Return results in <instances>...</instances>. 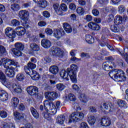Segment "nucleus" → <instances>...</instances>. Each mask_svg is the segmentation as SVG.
<instances>
[{
  "label": "nucleus",
  "mask_w": 128,
  "mask_h": 128,
  "mask_svg": "<svg viewBox=\"0 0 128 128\" xmlns=\"http://www.w3.org/2000/svg\"><path fill=\"white\" fill-rule=\"evenodd\" d=\"M18 16L20 18V22L23 26H26L28 21V16H30V12L26 10H22L19 12Z\"/></svg>",
  "instance_id": "obj_7"
},
{
  "label": "nucleus",
  "mask_w": 128,
  "mask_h": 128,
  "mask_svg": "<svg viewBox=\"0 0 128 128\" xmlns=\"http://www.w3.org/2000/svg\"><path fill=\"white\" fill-rule=\"evenodd\" d=\"M118 64L121 68H126V64L124 63V61L122 60H119L118 62Z\"/></svg>",
  "instance_id": "obj_47"
},
{
  "label": "nucleus",
  "mask_w": 128,
  "mask_h": 128,
  "mask_svg": "<svg viewBox=\"0 0 128 128\" xmlns=\"http://www.w3.org/2000/svg\"><path fill=\"white\" fill-rule=\"evenodd\" d=\"M84 118V114L82 112H74L69 116L68 124L74 122H78L80 120H82Z\"/></svg>",
  "instance_id": "obj_5"
},
{
  "label": "nucleus",
  "mask_w": 128,
  "mask_h": 128,
  "mask_svg": "<svg viewBox=\"0 0 128 128\" xmlns=\"http://www.w3.org/2000/svg\"><path fill=\"white\" fill-rule=\"evenodd\" d=\"M78 98L81 102H82L83 104H86V102H88V97L86 94L80 93L78 96Z\"/></svg>",
  "instance_id": "obj_28"
},
{
  "label": "nucleus",
  "mask_w": 128,
  "mask_h": 128,
  "mask_svg": "<svg viewBox=\"0 0 128 128\" xmlns=\"http://www.w3.org/2000/svg\"><path fill=\"white\" fill-rule=\"evenodd\" d=\"M18 108L20 112H24V110H26V106H24V104L21 103L19 104Z\"/></svg>",
  "instance_id": "obj_53"
},
{
  "label": "nucleus",
  "mask_w": 128,
  "mask_h": 128,
  "mask_svg": "<svg viewBox=\"0 0 128 128\" xmlns=\"http://www.w3.org/2000/svg\"><path fill=\"white\" fill-rule=\"evenodd\" d=\"M77 72L78 66L74 64L71 65L70 68H67V71L65 70H61L60 76L62 78H64L67 80H68V76H69L71 82H72L73 84H76V82H78Z\"/></svg>",
  "instance_id": "obj_2"
},
{
  "label": "nucleus",
  "mask_w": 128,
  "mask_h": 128,
  "mask_svg": "<svg viewBox=\"0 0 128 128\" xmlns=\"http://www.w3.org/2000/svg\"><path fill=\"white\" fill-rule=\"evenodd\" d=\"M20 6L18 4H14L11 5V9L13 12H18V10H20Z\"/></svg>",
  "instance_id": "obj_39"
},
{
  "label": "nucleus",
  "mask_w": 128,
  "mask_h": 128,
  "mask_svg": "<svg viewBox=\"0 0 128 128\" xmlns=\"http://www.w3.org/2000/svg\"><path fill=\"white\" fill-rule=\"evenodd\" d=\"M30 50L34 53L38 52L40 50V46L35 43H32L30 45Z\"/></svg>",
  "instance_id": "obj_27"
},
{
  "label": "nucleus",
  "mask_w": 128,
  "mask_h": 128,
  "mask_svg": "<svg viewBox=\"0 0 128 128\" xmlns=\"http://www.w3.org/2000/svg\"><path fill=\"white\" fill-rule=\"evenodd\" d=\"M0 82L1 84L5 86H10V80L7 79L6 76L2 70H0Z\"/></svg>",
  "instance_id": "obj_13"
},
{
  "label": "nucleus",
  "mask_w": 128,
  "mask_h": 128,
  "mask_svg": "<svg viewBox=\"0 0 128 128\" xmlns=\"http://www.w3.org/2000/svg\"><path fill=\"white\" fill-rule=\"evenodd\" d=\"M60 10L61 12L62 10V12H66V10H68V6L66 4H62L60 6Z\"/></svg>",
  "instance_id": "obj_54"
},
{
  "label": "nucleus",
  "mask_w": 128,
  "mask_h": 128,
  "mask_svg": "<svg viewBox=\"0 0 128 128\" xmlns=\"http://www.w3.org/2000/svg\"><path fill=\"white\" fill-rule=\"evenodd\" d=\"M68 98V100H70V102H76V96L72 94H70Z\"/></svg>",
  "instance_id": "obj_46"
},
{
  "label": "nucleus",
  "mask_w": 128,
  "mask_h": 128,
  "mask_svg": "<svg viewBox=\"0 0 128 128\" xmlns=\"http://www.w3.org/2000/svg\"><path fill=\"white\" fill-rule=\"evenodd\" d=\"M100 124L102 126H110L112 124V120L109 118L104 117L101 119Z\"/></svg>",
  "instance_id": "obj_19"
},
{
  "label": "nucleus",
  "mask_w": 128,
  "mask_h": 128,
  "mask_svg": "<svg viewBox=\"0 0 128 128\" xmlns=\"http://www.w3.org/2000/svg\"><path fill=\"white\" fill-rule=\"evenodd\" d=\"M41 44L44 48H50L52 46V42L46 38H44L41 41Z\"/></svg>",
  "instance_id": "obj_21"
},
{
  "label": "nucleus",
  "mask_w": 128,
  "mask_h": 128,
  "mask_svg": "<svg viewBox=\"0 0 128 128\" xmlns=\"http://www.w3.org/2000/svg\"><path fill=\"white\" fill-rule=\"evenodd\" d=\"M42 14L44 18H48L50 16V14L47 10L43 12Z\"/></svg>",
  "instance_id": "obj_56"
},
{
  "label": "nucleus",
  "mask_w": 128,
  "mask_h": 128,
  "mask_svg": "<svg viewBox=\"0 0 128 128\" xmlns=\"http://www.w3.org/2000/svg\"><path fill=\"white\" fill-rule=\"evenodd\" d=\"M52 110L50 113H48V112H44L42 113V116L47 120L50 122H54V119H52V116L56 114L58 112V110L56 108H54L52 110Z\"/></svg>",
  "instance_id": "obj_9"
},
{
  "label": "nucleus",
  "mask_w": 128,
  "mask_h": 128,
  "mask_svg": "<svg viewBox=\"0 0 128 128\" xmlns=\"http://www.w3.org/2000/svg\"><path fill=\"white\" fill-rule=\"evenodd\" d=\"M117 104L120 108H126V105L128 104L126 101L123 100H118L117 102Z\"/></svg>",
  "instance_id": "obj_38"
},
{
  "label": "nucleus",
  "mask_w": 128,
  "mask_h": 128,
  "mask_svg": "<svg viewBox=\"0 0 128 128\" xmlns=\"http://www.w3.org/2000/svg\"><path fill=\"white\" fill-rule=\"evenodd\" d=\"M19 103L20 100H18V98L16 97L13 98L11 100V104L13 108H18Z\"/></svg>",
  "instance_id": "obj_32"
},
{
  "label": "nucleus",
  "mask_w": 128,
  "mask_h": 128,
  "mask_svg": "<svg viewBox=\"0 0 128 128\" xmlns=\"http://www.w3.org/2000/svg\"><path fill=\"white\" fill-rule=\"evenodd\" d=\"M0 99L2 102H6L8 100V94L4 90H0Z\"/></svg>",
  "instance_id": "obj_22"
},
{
  "label": "nucleus",
  "mask_w": 128,
  "mask_h": 128,
  "mask_svg": "<svg viewBox=\"0 0 128 128\" xmlns=\"http://www.w3.org/2000/svg\"><path fill=\"white\" fill-rule=\"evenodd\" d=\"M37 4L42 8H46L48 6V1L46 0H40Z\"/></svg>",
  "instance_id": "obj_33"
},
{
  "label": "nucleus",
  "mask_w": 128,
  "mask_h": 128,
  "mask_svg": "<svg viewBox=\"0 0 128 128\" xmlns=\"http://www.w3.org/2000/svg\"><path fill=\"white\" fill-rule=\"evenodd\" d=\"M103 106L106 110H109V112L110 110V106L108 104L104 103Z\"/></svg>",
  "instance_id": "obj_64"
},
{
  "label": "nucleus",
  "mask_w": 128,
  "mask_h": 128,
  "mask_svg": "<svg viewBox=\"0 0 128 128\" xmlns=\"http://www.w3.org/2000/svg\"><path fill=\"white\" fill-rule=\"evenodd\" d=\"M44 104L46 112H48V110L56 108V104L50 100H44Z\"/></svg>",
  "instance_id": "obj_16"
},
{
  "label": "nucleus",
  "mask_w": 128,
  "mask_h": 128,
  "mask_svg": "<svg viewBox=\"0 0 128 128\" xmlns=\"http://www.w3.org/2000/svg\"><path fill=\"white\" fill-rule=\"evenodd\" d=\"M69 8L71 10H74L76 8V6L74 4L71 3L69 5Z\"/></svg>",
  "instance_id": "obj_61"
},
{
  "label": "nucleus",
  "mask_w": 128,
  "mask_h": 128,
  "mask_svg": "<svg viewBox=\"0 0 128 128\" xmlns=\"http://www.w3.org/2000/svg\"><path fill=\"white\" fill-rule=\"evenodd\" d=\"M14 116L15 122L18 124L24 120V113H20L16 111L14 112Z\"/></svg>",
  "instance_id": "obj_10"
},
{
  "label": "nucleus",
  "mask_w": 128,
  "mask_h": 128,
  "mask_svg": "<svg viewBox=\"0 0 128 128\" xmlns=\"http://www.w3.org/2000/svg\"><path fill=\"white\" fill-rule=\"evenodd\" d=\"M104 12L106 14L108 12H110V14H116V10L111 6L106 7V8H104Z\"/></svg>",
  "instance_id": "obj_37"
},
{
  "label": "nucleus",
  "mask_w": 128,
  "mask_h": 128,
  "mask_svg": "<svg viewBox=\"0 0 128 128\" xmlns=\"http://www.w3.org/2000/svg\"><path fill=\"white\" fill-rule=\"evenodd\" d=\"M116 50L119 54L125 57V62H128V48H124V50L120 48H116Z\"/></svg>",
  "instance_id": "obj_17"
},
{
  "label": "nucleus",
  "mask_w": 128,
  "mask_h": 128,
  "mask_svg": "<svg viewBox=\"0 0 128 128\" xmlns=\"http://www.w3.org/2000/svg\"><path fill=\"white\" fill-rule=\"evenodd\" d=\"M118 26L114 25L112 26L111 27L110 29L113 32H120V30H118Z\"/></svg>",
  "instance_id": "obj_52"
},
{
  "label": "nucleus",
  "mask_w": 128,
  "mask_h": 128,
  "mask_svg": "<svg viewBox=\"0 0 128 128\" xmlns=\"http://www.w3.org/2000/svg\"><path fill=\"white\" fill-rule=\"evenodd\" d=\"M12 88L14 90V92L16 94H21L22 90V87L20 85H16V84H13L12 86Z\"/></svg>",
  "instance_id": "obj_30"
},
{
  "label": "nucleus",
  "mask_w": 128,
  "mask_h": 128,
  "mask_svg": "<svg viewBox=\"0 0 128 128\" xmlns=\"http://www.w3.org/2000/svg\"><path fill=\"white\" fill-rule=\"evenodd\" d=\"M102 68L106 72H110V66L108 64H102Z\"/></svg>",
  "instance_id": "obj_57"
},
{
  "label": "nucleus",
  "mask_w": 128,
  "mask_h": 128,
  "mask_svg": "<svg viewBox=\"0 0 128 128\" xmlns=\"http://www.w3.org/2000/svg\"><path fill=\"white\" fill-rule=\"evenodd\" d=\"M108 4V0H98V4L99 6H104Z\"/></svg>",
  "instance_id": "obj_44"
},
{
  "label": "nucleus",
  "mask_w": 128,
  "mask_h": 128,
  "mask_svg": "<svg viewBox=\"0 0 128 128\" xmlns=\"http://www.w3.org/2000/svg\"><path fill=\"white\" fill-rule=\"evenodd\" d=\"M0 116L2 118H6L8 116V112L4 110L0 111Z\"/></svg>",
  "instance_id": "obj_51"
},
{
  "label": "nucleus",
  "mask_w": 128,
  "mask_h": 128,
  "mask_svg": "<svg viewBox=\"0 0 128 128\" xmlns=\"http://www.w3.org/2000/svg\"><path fill=\"white\" fill-rule=\"evenodd\" d=\"M36 68V64L32 62H29L28 64V66H24V70L25 72L27 74L28 76H30L32 74V72H35L36 70H34V68Z\"/></svg>",
  "instance_id": "obj_12"
},
{
  "label": "nucleus",
  "mask_w": 128,
  "mask_h": 128,
  "mask_svg": "<svg viewBox=\"0 0 128 128\" xmlns=\"http://www.w3.org/2000/svg\"><path fill=\"white\" fill-rule=\"evenodd\" d=\"M16 78L18 82H22L24 80V75L22 73H19L16 75Z\"/></svg>",
  "instance_id": "obj_41"
},
{
  "label": "nucleus",
  "mask_w": 128,
  "mask_h": 128,
  "mask_svg": "<svg viewBox=\"0 0 128 128\" xmlns=\"http://www.w3.org/2000/svg\"><path fill=\"white\" fill-rule=\"evenodd\" d=\"M27 92L30 96H34L36 98H38V87L34 86H30L26 88Z\"/></svg>",
  "instance_id": "obj_11"
},
{
  "label": "nucleus",
  "mask_w": 128,
  "mask_h": 128,
  "mask_svg": "<svg viewBox=\"0 0 128 128\" xmlns=\"http://www.w3.org/2000/svg\"><path fill=\"white\" fill-rule=\"evenodd\" d=\"M45 32L47 36H51V34H52L54 31L52 28H47L45 30Z\"/></svg>",
  "instance_id": "obj_55"
},
{
  "label": "nucleus",
  "mask_w": 128,
  "mask_h": 128,
  "mask_svg": "<svg viewBox=\"0 0 128 128\" xmlns=\"http://www.w3.org/2000/svg\"><path fill=\"white\" fill-rule=\"evenodd\" d=\"M54 36L57 38L58 40H60V38L64 36V34H66V32L64 30V29L62 28H55L53 31Z\"/></svg>",
  "instance_id": "obj_14"
},
{
  "label": "nucleus",
  "mask_w": 128,
  "mask_h": 128,
  "mask_svg": "<svg viewBox=\"0 0 128 128\" xmlns=\"http://www.w3.org/2000/svg\"><path fill=\"white\" fill-rule=\"evenodd\" d=\"M88 26L89 28L92 30H96L98 32V30H100V24L94 22H90L88 23Z\"/></svg>",
  "instance_id": "obj_20"
},
{
  "label": "nucleus",
  "mask_w": 128,
  "mask_h": 128,
  "mask_svg": "<svg viewBox=\"0 0 128 128\" xmlns=\"http://www.w3.org/2000/svg\"><path fill=\"white\" fill-rule=\"evenodd\" d=\"M63 28L67 34H70L72 32V26L68 22L63 24Z\"/></svg>",
  "instance_id": "obj_25"
},
{
  "label": "nucleus",
  "mask_w": 128,
  "mask_h": 128,
  "mask_svg": "<svg viewBox=\"0 0 128 128\" xmlns=\"http://www.w3.org/2000/svg\"><path fill=\"white\" fill-rule=\"evenodd\" d=\"M72 88L76 92H78V90H80V87H78V86L76 84H74L72 86Z\"/></svg>",
  "instance_id": "obj_63"
},
{
  "label": "nucleus",
  "mask_w": 128,
  "mask_h": 128,
  "mask_svg": "<svg viewBox=\"0 0 128 128\" xmlns=\"http://www.w3.org/2000/svg\"><path fill=\"white\" fill-rule=\"evenodd\" d=\"M85 20H87V22H92V16L90 14L86 15Z\"/></svg>",
  "instance_id": "obj_62"
},
{
  "label": "nucleus",
  "mask_w": 128,
  "mask_h": 128,
  "mask_svg": "<svg viewBox=\"0 0 128 128\" xmlns=\"http://www.w3.org/2000/svg\"><path fill=\"white\" fill-rule=\"evenodd\" d=\"M26 30L22 26L16 27L14 31V29L11 28H7L5 30L6 36H7L8 38H12V40L16 38V34L17 36H22L26 34Z\"/></svg>",
  "instance_id": "obj_3"
},
{
  "label": "nucleus",
  "mask_w": 128,
  "mask_h": 128,
  "mask_svg": "<svg viewBox=\"0 0 128 128\" xmlns=\"http://www.w3.org/2000/svg\"><path fill=\"white\" fill-rule=\"evenodd\" d=\"M15 48H13L12 50V52H13L15 58H19L22 56V50H24V45L22 42H18L14 44Z\"/></svg>",
  "instance_id": "obj_6"
},
{
  "label": "nucleus",
  "mask_w": 128,
  "mask_h": 128,
  "mask_svg": "<svg viewBox=\"0 0 128 128\" xmlns=\"http://www.w3.org/2000/svg\"><path fill=\"white\" fill-rule=\"evenodd\" d=\"M118 12L119 14H124L126 12V7L122 5H121L118 8Z\"/></svg>",
  "instance_id": "obj_50"
},
{
  "label": "nucleus",
  "mask_w": 128,
  "mask_h": 128,
  "mask_svg": "<svg viewBox=\"0 0 128 128\" xmlns=\"http://www.w3.org/2000/svg\"><path fill=\"white\" fill-rule=\"evenodd\" d=\"M30 112L32 116H34V118L38 120L40 118V114L38 112V110L34 108L32 106L30 108Z\"/></svg>",
  "instance_id": "obj_26"
},
{
  "label": "nucleus",
  "mask_w": 128,
  "mask_h": 128,
  "mask_svg": "<svg viewBox=\"0 0 128 128\" xmlns=\"http://www.w3.org/2000/svg\"><path fill=\"white\" fill-rule=\"evenodd\" d=\"M59 70L60 69L58 68V66H56L53 65L50 66L49 68L50 72V74H54V76L58 74Z\"/></svg>",
  "instance_id": "obj_24"
},
{
  "label": "nucleus",
  "mask_w": 128,
  "mask_h": 128,
  "mask_svg": "<svg viewBox=\"0 0 128 128\" xmlns=\"http://www.w3.org/2000/svg\"><path fill=\"white\" fill-rule=\"evenodd\" d=\"M58 92H48L44 93V96L46 100H54L56 98H58Z\"/></svg>",
  "instance_id": "obj_15"
},
{
  "label": "nucleus",
  "mask_w": 128,
  "mask_h": 128,
  "mask_svg": "<svg viewBox=\"0 0 128 128\" xmlns=\"http://www.w3.org/2000/svg\"><path fill=\"white\" fill-rule=\"evenodd\" d=\"M56 88L60 90V92H62V90H64V85L62 84H58L56 85Z\"/></svg>",
  "instance_id": "obj_49"
},
{
  "label": "nucleus",
  "mask_w": 128,
  "mask_h": 128,
  "mask_svg": "<svg viewBox=\"0 0 128 128\" xmlns=\"http://www.w3.org/2000/svg\"><path fill=\"white\" fill-rule=\"evenodd\" d=\"M126 18H128L127 16L123 18L122 16L120 15H116L115 17V20H114V24L116 26H120V24H122L124 20H126Z\"/></svg>",
  "instance_id": "obj_18"
},
{
  "label": "nucleus",
  "mask_w": 128,
  "mask_h": 128,
  "mask_svg": "<svg viewBox=\"0 0 128 128\" xmlns=\"http://www.w3.org/2000/svg\"><path fill=\"white\" fill-rule=\"evenodd\" d=\"M2 64L6 68L5 74L8 78H14L16 76V72H18V68H20V66L18 64V62L16 60H12L8 58H3L2 59Z\"/></svg>",
  "instance_id": "obj_1"
},
{
  "label": "nucleus",
  "mask_w": 128,
  "mask_h": 128,
  "mask_svg": "<svg viewBox=\"0 0 128 128\" xmlns=\"http://www.w3.org/2000/svg\"><path fill=\"white\" fill-rule=\"evenodd\" d=\"M53 7L54 8V10L56 12H62V10H60V4H55L53 5Z\"/></svg>",
  "instance_id": "obj_45"
},
{
  "label": "nucleus",
  "mask_w": 128,
  "mask_h": 128,
  "mask_svg": "<svg viewBox=\"0 0 128 128\" xmlns=\"http://www.w3.org/2000/svg\"><path fill=\"white\" fill-rule=\"evenodd\" d=\"M80 56L82 58H85L86 60H89V58H90V55L89 53H84L82 52L80 54Z\"/></svg>",
  "instance_id": "obj_43"
},
{
  "label": "nucleus",
  "mask_w": 128,
  "mask_h": 128,
  "mask_svg": "<svg viewBox=\"0 0 128 128\" xmlns=\"http://www.w3.org/2000/svg\"><path fill=\"white\" fill-rule=\"evenodd\" d=\"M11 24L12 26H20V22L16 19H14L11 21Z\"/></svg>",
  "instance_id": "obj_42"
},
{
  "label": "nucleus",
  "mask_w": 128,
  "mask_h": 128,
  "mask_svg": "<svg viewBox=\"0 0 128 128\" xmlns=\"http://www.w3.org/2000/svg\"><path fill=\"white\" fill-rule=\"evenodd\" d=\"M80 128H89L88 125L86 122H82L80 126Z\"/></svg>",
  "instance_id": "obj_59"
},
{
  "label": "nucleus",
  "mask_w": 128,
  "mask_h": 128,
  "mask_svg": "<svg viewBox=\"0 0 128 128\" xmlns=\"http://www.w3.org/2000/svg\"><path fill=\"white\" fill-rule=\"evenodd\" d=\"M114 15L112 14H110L108 15L107 17V22H113L114 20Z\"/></svg>",
  "instance_id": "obj_48"
},
{
  "label": "nucleus",
  "mask_w": 128,
  "mask_h": 128,
  "mask_svg": "<svg viewBox=\"0 0 128 128\" xmlns=\"http://www.w3.org/2000/svg\"><path fill=\"white\" fill-rule=\"evenodd\" d=\"M92 14L94 16H98V14H100V11L98 10V9H93L92 10Z\"/></svg>",
  "instance_id": "obj_58"
},
{
  "label": "nucleus",
  "mask_w": 128,
  "mask_h": 128,
  "mask_svg": "<svg viewBox=\"0 0 128 128\" xmlns=\"http://www.w3.org/2000/svg\"><path fill=\"white\" fill-rule=\"evenodd\" d=\"M66 120V116L64 115H60L58 116L56 118V122L60 124H64V120Z\"/></svg>",
  "instance_id": "obj_35"
},
{
  "label": "nucleus",
  "mask_w": 128,
  "mask_h": 128,
  "mask_svg": "<svg viewBox=\"0 0 128 128\" xmlns=\"http://www.w3.org/2000/svg\"><path fill=\"white\" fill-rule=\"evenodd\" d=\"M126 73L124 70L120 69H112L109 72V76L110 78L116 82L118 80H126V76H124Z\"/></svg>",
  "instance_id": "obj_4"
},
{
  "label": "nucleus",
  "mask_w": 128,
  "mask_h": 128,
  "mask_svg": "<svg viewBox=\"0 0 128 128\" xmlns=\"http://www.w3.org/2000/svg\"><path fill=\"white\" fill-rule=\"evenodd\" d=\"M96 118L94 116L91 115L88 118V124L90 126H94V124H96Z\"/></svg>",
  "instance_id": "obj_29"
},
{
  "label": "nucleus",
  "mask_w": 128,
  "mask_h": 128,
  "mask_svg": "<svg viewBox=\"0 0 128 128\" xmlns=\"http://www.w3.org/2000/svg\"><path fill=\"white\" fill-rule=\"evenodd\" d=\"M6 54H8V52L6 47L0 45V58L4 56H6Z\"/></svg>",
  "instance_id": "obj_36"
},
{
  "label": "nucleus",
  "mask_w": 128,
  "mask_h": 128,
  "mask_svg": "<svg viewBox=\"0 0 128 128\" xmlns=\"http://www.w3.org/2000/svg\"><path fill=\"white\" fill-rule=\"evenodd\" d=\"M64 52L58 47L52 46L50 48V54L56 58H64Z\"/></svg>",
  "instance_id": "obj_8"
},
{
  "label": "nucleus",
  "mask_w": 128,
  "mask_h": 128,
  "mask_svg": "<svg viewBox=\"0 0 128 128\" xmlns=\"http://www.w3.org/2000/svg\"><path fill=\"white\" fill-rule=\"evenodd\" d=\"M54 76L50 74L44 75L42 76V80L43 82H46V80H54Z\"/></svg>",
  "instance_id": "obj_34"
},
{
  "label": "nucleus",
  "mask_w": 128,
  "mask_h": 128,
  "mask_svg": "<svg viewBox=\"0 0 128 128\" xmlns=\"http://www.w3.org/2000/svg\"><path fill=\"white\" fill-rule=\"evenodd\" d=\"M44 60L46 64H50L52 62V58L49 56H46L44 58Z\"/></svg>",
  "instance_id": "obj_60"
},
{
  "label": "nucleus",
  "mask_w": 128,
  "mask_h": 128,
  "mask_svg": "<svg viewBox=\"0 0 128 128\" xmlns=\"http://www.w3.org/2000/svg\"><path fill=\"white\" fill-rule=\"evenodd\" d=\"M76 12L78 16H84V9L82 7H78L76 10Z\"/></svg>",
  "instance_id": "obj_40"
},
{
  "label": "nucleus",
  "mask_w": 128,
  "mask_h": 128,
  "mask_svg": "<svg viewBox=\"0 0 128 128\" xmlns=\"http://www.w3.org/2000/svg\"><path fill=\"white\" fill-rule=\"evenodd\" d=\"M85 40L86 42L89 44H94V42H96L94 38L90 34H87L85 36Z\"/></svg>",
  "instance_id": "obj_23"
},
{
  "label": "nucleus",
  "mask_w": 128,
  "mask_h": 128,
  "mask_svg": "<svg viewBox=\"0 0 128 128\" xmlns=\"http://www.w3.org/2000/svg\"><path fill=\"white\" fill-rule=\"evenodd\" d=\"M31 76H32V78L34 80H38L40 78V75L36 71H32L31 72Z\"/></svg>",
  "instance_id": "obj_31"
}]
</instances>
